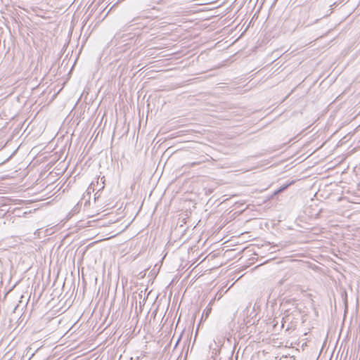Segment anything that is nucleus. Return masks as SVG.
Wrapping results in <instances>:
<instances>
[{"label":"nucleus","instance_id":"nucleus-1","mask_svg":"<svg viewBox=\"0 0 360 360\" xmlns=\"http://www.w3.org/2000/svg\"><path fill=\"white\" fill-rule=\"evenodd\" d=\"M208 161L207 159H205V158H200L199 160L198 161H195V162H191V163H188L186 164L185 166L187 167V168H191V167H193L195 166H197V165H199L203 162H205Z\"/></svg>","mask_w":360,"mask_h":360},{"label":"nucleus","instance_id":"nucleus-2","mask_svg":"<svg viewBox=\"0 0 360 360\" xmlns=\"http://www.w3.org/2000/svg\"><path fill=\"white\" fill-rule=\"evenodd\" d=\"M287 187H288V186H285L281 187V188L278 189V191L276 192V193L284 191Z\"/></svg>","mask_w":360,"mask_h":360}]
</instances>
